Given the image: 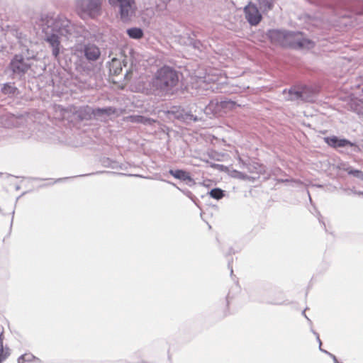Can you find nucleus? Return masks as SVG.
Wrapping results in <instances>:
<instances>
[{"mask_svg": "<svg viewBox=\"0 0 363 363\" xmlns=\"http://www.w3.org/2000/svg\"><path fill=\"white\" fill-rule=\"evenodd\" d=\"M43 30L45 33V40L52 48V55L57 58L61 48L59 35L71 37L76 36L75 28L71 22L63 16L52 17L46 16L42 18Z\"/></svg>", "mask_w": 363, "mask_h": 363, "instance_id": "obj_1", "label": "nucleus"}, {"mask_svg": "<svg viewBox=\"0 0 363 363\" xmlns=\"http://www.w3.org/2000/svg\"><path fill=\"white\" fill-rule=\"evenodd\" d=\"M179 74L171 67L163 66L154 74L151 87L155 94L167 96L172 94L179 83Z\"/></svg>", "mask_w": 363, "mask_h": 363, "instance_id": "obj_2", "label": "nucleus"}, {"mask_svg": "<svg viewBox=\"0 0 363 363\" xmlns=\"http://www.w3.org/2000/svg\"><path fill=\"white\" fill-rule=\"evenodd\" d=\"M283 94L286 100L294 101L297 103L313 102L316 97L315 90L306 86L294 87L288 91L284 90Z\"/></svg>", "mask_w": 363, "mask_h": 363, "instance_id": "obj_3", "label": "nucleus"}, {"mask_svg": "<svg viewBox=\"0 0 363 363\" xmlns=\"http://www.w3.org/2000/svg\"><path fill=\"white\" fill-rule=\"evenodd\" d=\"M103 0H77L76 7L82 16L95 18L101 14Z\"/></svg>", "mask_w": 363, "mask_h": 363, "instance_id": "obj_4", "label": "nucleus"}, {"mask_svg": "<svg viewBox=\"0 0 363 363\" xmlns=\"http://www.w3.org/2000/svg\"><path fill=\"white\" fill-rule=\"evenodd\" d=\"M108 3L119 8L121 18L124 22L130 19L136 9L135 0H108Z\"/></svg>", "mask_w": 363, "mask_h": 363, "instance_id": "obj_5", "label": "nucleus"}, {"mask_svg": "<svg viewBox=\"0 0 363 363\" xmlns=\"http://www.w3.org/2000/svg\"><path fill=\"white\" fill-rule=\"evenodd\" d=\"M287 47L296 49H311L315 43L306 38L302 33L289 31Z\"/></svg>", "mask_w": 363, "mask_h": 363, "instance_id": "obj_6", "label": "nucleus"}, {"mask_svg": "<svg viewBox=\"0 0 363 363\" xmlns=\"http://www.w3.org/2000/svg\"><path fill=\"white\" fill-rule=\"evenodd\" d=\"M33 58V56L25 59L22 55H16L10 62V68L13 73L18 76L24 75L31 67L30 60Z\"/></svg>", "mask_w": 363, "mask_h": 363, "instance_id": "obj_7", "label": "nucleus"}, {"mask_svg": "<svg viewBox=\"0 0 363 363\" xmlns=\"http://www.w3.org/2000/svg\"><path fill=\"white\" fill-rule=\"evenodd\" d=\"M119 110L111 106L94 108V119L102 122L107 121L112 116H118Z\"/></svg>", "mask_w": 363, "mask_h": 363, "instance_id": "obj_8", "label": "nucleus"}, {"mask_svg": "<svg viewBox=\"0 0 363 363\" xmlns=\"http://www.w3.org/2000/svg\"><path fill=\"white\" fill-rule=\"evenodd\" d=\"M245 18L252 26H257L262 19V15L257 7L252 4H249L244 9Z\"/></svg>", "mask_w": 363, "mask_h": 363, "instance_id": "obj_9", "label": "nucleus"}, {"mask_svg": "<svg viewBox=\"0 0 363 363\" xmlns=\"http://www.w3.org/2000/svg\"><path fill=\"white\" fill-rule=\"evenodd\" d=\"M289 31L281 30H272L269 31V38L271 41L275 44H279L283 47H287Z\"/></svg>", "mask_w": 363, "mask_h": 363, "instance_id": "obj_10", "label": "nucleus"}, {"mask_svg": "<svg viewBox=\"0 0 363 363\" xmlns=\"http://www.w3.org/2000/svg\"><path fill=\"white\" fill-rule=\"evenodd\" d=\"M325 141L328 145L335 148L344 147L346 146L352 147L354 145V144L350 140L346 139H339L336 136L325 138Z\"/></svg>", "mask_w": 363, "mask_h": 363, "instance_id": "obj_11", "label": "nucleus"}, {"mask_svg": "<svg viewBox=\"0 0 363 363\" xmlns=\"http://www.w3.org/2000/svg\"><path fill=\"white\" fill-rule=\"evenodd\" d=\"M76 114L81 121H89L94 119V108L86 106L80 107L77 111Z\"/></svg>", "mask_w": 363, "mask_h": 363, "instance_id": "obj_12", "label": "nucleus"}, {"mask_svg": "<svg viewBox=\"0 0 363 363\" xmlns=\"http://www.w3.org/2000/svg\"><path fill=\"white\" fill-rule=\"evenodd\" d=\"M100 50L97 46L93 44H88L84 47V55L87 60L95 61L100 56Z\"/></svg>", "mask_w": 363, "mask_h": 363, "instance_id": "obj_13", "label": "nucleus"}, {"mask_svg": "<svg viewBox=\"0 0 363 363\" xmlns=\"http://www.w3.org/2000/svg\"><path fill=\"white\" fill-rule=\"evenodd\" d=\"M245 165L250 173H257L262 174L264 172V167L257 162H252L248 164L244 163Z\"/></svg>", "mask_w": 363, "mask_h": 363, "instance_id": "obj_14", "label": "nucleus"}, {"mask_svg": "<svg viewBox=\"0 0 363 363\" xmlns=\"http://www.w3.org/2000/svg\"><path fill=\"white\" fill-rule=\"evenodd\" d=\"M169 174L171 175H172L174 177L181 179V180H183V181H187V180L191 181V178L189 174L184 170H182V169H177V170L170 169Z\"/></svg>", "mask_w": 363, "mask_h": 363, "instance_id": "obj_15", "label": "nucleus"}, {"mask_svg": "<svg viewBox=\"0 0 363 363\" xmlns=\"http://www.w3.org/2000/svg\"><path fill=\"white\" fill-rule=\"evenodd\" d=\"M10 355L9 347H4L3 345V332L0 334V363L4 361Z\"/></svg>", "mask_w": 363, "mask_h": 363, "instance_id": "obj_16", "label": "nucleus"}, {"mask_svg": "<svg viewBox=\"0 0 363 363\" xmlns=\"http://www.w3.org/2000/svg\"><path fill=\"white\" fill-rule=\"evenodd\" d=\"M275 0H257L260 9L264 11H269L274 7Z\"/></svg>", "mask_w": 363, "mask_h": 363, "instance_id": "obj_17", "label": "nucleus"}, {"mask_svg": "<svg viewBox=\"0 0 363 363\" xmlns=\"http://www.w3.org/2000/svg\"><path fill=\"white\" fill-rule=\"evenodd\" d=\"M121 71V62L117 59H113L110 65V72L114 75H118Z\"/></svg>", "mask_w": 363, "mask_h": 363, "instance_id": "obj_18", "label": "nucleus"}, {"mask_svg": "<svg viewBox=\"0 0 363 363\" xmlns=\"http://www.w3.org/2000/svg\"><path fill=\"white\" fill-rule=\"evenodd\" d=\"M127 34L133 39H140L143 36V31L139 28H131L127 30Z\"/></svg>", "mask_w": 363, "mask_h": 363, "instance_id": "obj_19", "label": "nucleus"}, {"mask_svg": "<svg viewBox=\"0 0 363 363\" xmlns=\"http://www.w3.org/2000/svg\"><path fill=\"white\" fill-rule=\"evenodd\" d=\"M130 121L133 123H140L143 124H152L153 122H155L154 120L146 118L143 116H132L130 117Z\"/></svg>", "mask_w": 363, "mask_h": 363, "instance_id": "obj_20", "label": "nucleus"}, {"mask_svg": "<svg viewBox=\"0 0 363 363\" xmlns=\"http://www.w3.org/2000/svg\"><path fill=\"white\" fill-rule=\"evenodd\" d=\"M16 90L17 89L15 86L9 84H4L1 89L4 94H14Z\"/></svg>", "mask_w": 363, "mask_h": 363, "instance_id": "obj_21", "label": "nucleus"}, {"mask_svg": "<svg viewBox=\"0 0 363 363\" xmlns=\"http://www.w3.org/2000/svg\"><path fill=\"white\" fill-rule=\"evenodd\" d=\"M349 174L354 176L361 180H363V172L357 169H352V168H347L346 169Z\"/></svg>", "mask_w": 363, "mask_h": 363, "instance_id": "obj_22", "label": "nucleus"}, {"mask_svg": "<svg viewBox=\"0 0 363 363\" xmlns=\"http://www.w3.org/2000/svg\"><path fill=\"white\" fill-rule=\"evenodd\" d=\"M210 196L216 199H220L223 196V191L220 189H213L210 191Z\"/></svg>", "mask_w": 363, "mask_h": 363, "instance_id": "obj_23", "label": "nucleus"}, {"mask_svg": "<svg viewBox=\"0 0 363 363\" xmlns=\"http://www.w3.org/2000/svg\"><path fill=\"white\" fill-rule=\"evenodd\" d=\"M231 176L233 177L238 178V179H242V180L250 179V177L249 176H247V174H245L241 172L236 171V170H235L232 172Z\"/></svg>", "mask_w": 363, "mask_h": 363, "instance_id": "obj_24", "label": "nucleus"}, {"mask_svg": "<svg viewBox=\"0 0 363 363\" xmlns=\"http://www.w3.org/2000/svg\"><path fill=\"white\" fill-rule=\"evenodd\" d=\"M33 359H35V357L33 356V354H25L21 355L18 359V363H23V362H26V361L29 362V361H31Z\"/></svg>", "mask_w": 363, "mask_h": 363, "instance_id": "obj_25", "label": "nucleus"}, {"mask_svg": "<svg viewBox=\"0 0 363 363\" xmlns=\"http://www.w3.org/2000/svg\"><path fill=\"white\" fill-rule=\"evenodd\" d=\"M187 39V41L188 42H185L184 43L186 44V45H192L194 48H199V42H196L194 41L193 39H191V38L189 37H187L186 38Z\"/></svg>", "mask_w": 363, "mask_h": 363, "instance_id": "obj_26", "label": "nucleus"}, {"mask_svg": "<svg viewBox=\"0 0 363 363\" xmlns=\"http://www.w3.org/2000/svg\"><path fill=\"white\" fill-rule=\"evenodd\" d=\"M185 120H190L194 121H197L199 120V117L197 116H194L191 113H186Z\"/></svg>", "mask_w": 363, "mask_h": 363, "instance_id": "obj_27", "label": "nucleus"}, {"mask_svg": "<svg viewBox=\"0 0 363 363\" xmlns=\"http://www.w3.org/2000/svg\"><path fill=\"white\" fill-rule=\"evenodd\" d=\"M224 104H225V107L233 108V106H235V103H233L232 101L224 102Z\"/></svg>", "mask_w": 363, "mask_h": 363, "instance_id": "obj_28", "label": "nucleus"}, {"mask_svg": "<svg viewBox=\"0 0 363 363\" xmlns=\"http://www.w3.org/2000/svg\"><path fill=\"white\" fill-rule=\"evenodd\" d=\"M354 193L357 194V195H359V196L360 195L363 196V192H362V191H354Z\"/></svg>", "mask_w": 363, "mask_h": 363, "instance_id": "obj_29", "label": "nucleus"}, {"mask_svg": "<svg viewBox=\"0 0 363 363\" xmlns=\"http://www.w3.org/2000/svg\"><path fill=\"white\" fill-rule=\"evenodd\" d=\"M123 66H124V67H126V66H127V64H128L127 60H123Z\"/></svg>", "mask_w": 363, "mask_h": 363, "instance_id": "obj_30", "label": "nucleus"}, {"mask_svg": "<svg viewBox=\"0 0 363 363\" xmlns=\"http://www.w3.org/2000/svg\"><path fill=\"white\" fill-rule=\"evenodd\" d=\"M303 315H304L305 316H306V315H305V311H303ZM306 318H308L307 317H306Z\"/></svg>", "mask_w": 363, "mask_h": 363, "instance_id": "obj_31", "label": "nucleus"}, {"mask_svg": "<svg viewBox=\"0 0 363 363\" xmlns=\"http://www.w3.org/2000/svg\"><path fill=\"white\" fill-rule=\"evenodd\" d=\"M164 1H167V2H168V1H169L170 0H164Z\"/></svg>", "mask_w": 363, "mask_h": 363, "instance_id": "obj_32", "label": "nucleus"}]
</instances>
